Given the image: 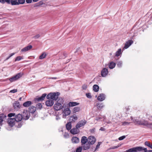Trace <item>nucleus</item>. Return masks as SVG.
Listing matches in <instances>:
<instances>
[{
  "instance_id": "39",
  "label": "nucleus",
  "mask_w": 152,
  "mask_h": 152,
  "mask_svg": "<svg viewBox=\"0 0 152 152\" xmlns=\"http://www.w3.org/2000/svg\"><path fill=\"white\" fill-rule=\"evenodd\" d=\"M122 65V62L121 61H118L117 63V66L118 67H121Z\"/></svg>"
},
{
  "instance_id": "8",
  "label": "nucleus",
  "mask_w": 152,
  "mask_h": 152,
  "mask_svg": "<svg viewBox=\"0 0 152 152\" xmlns=\"http://www.w3.org/2000/svg\"><path fill=\"white\" fill-rule=\"evenodd\" d=\"M23 119L25 120H28L30 116V113L29 111L27 110H24L23 112Z\"/></svg>"
},
{
  "instance_id": "10",
  "label": "nucleus",
  "mask_w": 152,
  "mask_h": 152,
  "mask_svg": "<svg viewBox=\"0 0 152 152\" xmlns=\"http://www.w3.org/2000/svg\"><path fill=\"white\" fill-rule=\"evenodd\" d=\"M86 121L85 120H82L79 121L76 124V127L78 129L80 127L84 126L86 123Z\"/></svg>"
},
{
  "instance_id": "29",
  "label": "nucleus",
  "mask_w": 152,
  "mask_h": 152,
  "mask_svg": "<svg viewBox=\"0 0 152 152\" xmlns=\"http://www.w3.org/2000/svg\"><path fill=\"white\" fill-rule=\"evenodd\" d=\"M10 4H11L12 5H18V0H9Z\"/></svg>"
},
{
  "instance_id": "19",
  "label": "nucleus",
  "mask_w": 152,
  "mask_h": 152,
  "mask_svg": "<svg viewBox=\"0 0 152 152\" xmlns=\"http://www.w3.org/2000/svg\"><path fill=\"white\" fill-rule=\"evenodd\" d=\"M32 48V46L31 45H28L24 48H23L21 50V51L23 52H25L27 51H28L31 49Z\"/></svg>"
},
{
  "instance_id": "18",
  "label": "nucleus",
  "mask_w": 152,
  "mask_h": 152,
  "mask_svg": "<svg viewBox=\"0 0 152 152\" xmlns=\"http://www.w3.org/2000/svg\"><path fill=\"white\" fill-rule=\"evenodd\" d=\"M105 99V95L103 94H100L98 96L97 99L99 101H102Z\"/></svg>"
},
{
  "instance_id": "44",
  "label": "nucleus",
  "mask_w": 152,
  "mask_h": 152,
  "mask_svg": "<svg viewBox=\"0 0 152 152\" xmlns=\"http://www.w3.org/2000/svg\"><path fill=\"white\" fill-rule=\"evenodd\" d=\"M82 151V148L81 147H79L77 148L76 152H81Z\"/></svg>"
},
{
  "instance_id": "17",
  "label": "nucleus",
  "mask_w": 152,
  "mask_h": 152,
  "mask_svg": "<svg viewBox=\"0 0 152 152\" xmlns=\"http://www.w3.org/2000/svg\"><path fill=\"white\" fill-rule=\"evenodd\" d=\"M6 117V115L4 114L0 115V125L2 124V122L5 119Z\"/></svg>"
},
{
  "instance_id": "7",
  "label": "nucleus",
  "mask_w": 152,
  "mask_h": 152,
  "mask_svg": "<svg viewBox=\"0 0 152 152\" xmlns=\"http://www.w3.org/2000/svg\"><path fill=\"white\" fill-rule=\"evenodd\" d=\"M71 111L69 108H65L62 110V117L63 118H66V116L69 115L71 113Z\"/></svg>"
},
{
  "instance_id": "26",
  "label": "nucleus",
  "mask_w": 152,
  "mask_h": 152,
  "mask_svg": "<svg viewBox=\"0 0 152 152\" xmlns=\"http://www.w3.org/2000/svg\"><path fill=\"white\" fill-rule=\"evenodd\" d=\"M31 104V102L30 101H27L23 104V106L25 107H28Z\"/></svg>"
},
{
  "instance_id": "3",
  "label": "nucleus",
  "mask_w": 152,
  "mask_h": 152,
  "mask_svg": "<svg viewBox=\"0 0 152 152\" xmlns=\"http://www.w3.org/2000/svg\"><path fill=\"white\" fill-rule=\"evenodd\" d=\"M64 102V100L62 98H59L57 101L54 104V109L56 110H59L62 109L63 107V104Z\"/></svg>"
},
{
  "instance_id": "40",
  "label": "nucleus",
  "mask_w": 152,
  "mask_h": 152,
  "mask_svg": "<svg viewBox=\"0 0 152 152\" xmlns=\"http://www.w3.org/2000/svg\"><path fill=\"white\" fill-rule=\"evenodd\" d=\"M130 123V122H128L126 121H125L122 123V125L124 126L129 125Z\"/></svg>"
},
{
  "instance_id": "52",
  "label": "nucleus",
  "mask_w": 152,
  "mask_h": 152,
  "mask_svg": "<svg viewBox=\"0 0 152 152\" xmlns=\"http://www.w3.org/2000/svg\"><path fill=\"white\" fill-rule=\"evenodd\" d=\"M32 0H26V2L27 3H31L32 2Z\"/></svg>"
},
{
  "instance_id": "24",
  "label": "nucleus",
  "mask_w": 152,
  "mask_h": 152,
  "mask_svg": "<svg viewBox=\"0 0 152 152\" xmlns=\"http://www.w3.org/2000/svg\"><path fill=\"white\" fill-rule=\"evenodd\" d=\"M72 141L73 143H77L79 142V139L77 137H73L72 139Z\"/></svg>"
},
{
  "instance_id": "16",
  "label": "nucleus",
  "mask_w": 152,
  "mask_h": 152,
  "mask_svg": "<svg viewBox=\"0 0 152 152\" xmlns=\"http://www.w3.org/2000/svg\"><path fill=\"white\" fill-rule=\"evenodd\" d=\"M79 104V103L72 102H69L67 104L69 107H71L78 105Z\"/></svg>"
},
{
  "instance_id": "38",
  "label": "nucleus",
  "mask_w": 152,
  "mask_h": 152,
  "mask_svg": "<svg viewBox=\"0 0 152 152\" xmlns=\"http://www.w3.org/2000/svg\"><path fill=\"white\" fill-rule=\"evenodd\" d=\"M25 0H18V5L23 4L25 2Z\"/></svg>"
},
{
  "instance_id": "61",
  "label": "nucleus",
  "mask_w": 152,
  "mask_h": 152,
  "mask_svg": "<svg viewBox=\"0 0 152 152\" xmlns=\"http://www.w3.org/2000/svg\"><path fill=\"white\" fill-rule=\"evenodd\" d=\"M126 109H127V110H129V108H126Z\"/></svg>"
},
{
  "instance_id": "60",
  "label": "nucleus",
  "mask_w": 152,
  "mask_h": 152,
  "mask_svg": "<svg viewBox=\"0 0 152 152\" xmlns=\"http://www.w3.org/2000/svg\"><path fill=\"white\" fill-rule=\"evenodd\" d=\"M118 147H119L118 146H116V147H115V148H117Z\"/></svg>"
},
{
  "instance_id": "23",
  "label": "nucleus",
  "mask_w": 152,
  "mask_h": 152,
  "mask_svg": "<svg viewBox=\"0 0 152 152\" xmlns=\"http://www.w3.org/2000/svg\"><path fill=\"white\" fill-rule=\"evenodd\" d=\"M116 65V64L113 61L110 62L108 64V66L110 69H113Z\"/></svg>"
},
{
  "instance_id": "45",
  "label": "nucleus",
  "mask_w": 152,
  "mask_h": 152,
  "mask_svg": "<svg viewBox=\"0 0 152 152\" xmlns=\"http://www.w3.org/2000/svg\"><path fill=\"white\" fill-rule=\"evenodd\" d=\"M125 137L126 136H123L120 137L118 138V140H122L123 139H124Z\"/></svg>"
},
{
  "instance_id": "42",
  "label": "nucleus",
  "mask_w": 152,
  "mask_h": 152,
  "mask_svg": "<svg viewBox=\"0 0 152 152\" xmlns=\"http://www.w3.org/2000/svg\"><path fill=\"white\" fill-rule=\"evenodd\" d=\"M64 136L65 138H68L69 137V135L68 133L65 132L64 135Z\"/></svg>"
},
{
  "instance_id": "13",
  "label": "nucleus",
  "mask_w": 152,
  "mask_h": 152,
  "mask_svg": "<svg viewBox=\"0 0 152 152\" xmlns=\"http://www.w3.org/2000/svg\"><path fill=\"white\" fill-rule=\"evenodd\" d=\"M48 99V100H47L45 102V104L48 107L52 106L54 104L53 101L50 99Z\"/></svg>"
},
{
  "instance_id": "14",
  "label": "nucleus",
  "mask_w": 152,
  "mask_h": 152,
  "mask_svg": "<svg viewBox=\"0 0 152 152\" xmlns=\"http://www.w3.org/2000/svg\"><path fill=\"white\" fill-rule=\"evenodd\" d=\"M106 117L105 116H99L96 117L95 120L97 121H105Z\"/></svg>"
},
{
  "instance_id": "57",
  "label": "nucleus",
  "mask_w": 152,
  "mask_h": 152,
  "mask_svg": "<svg viewBox=\"0 0 152 152\" xmlns=\"http://www.w3.org/2000/svg\"><path fill=\"white\" fill-rule=\"evenodd\" d=\"M95 129L94 128L92 129L90 131L91 132H94L95 131Z\"/></svg>"
},
{
  "instance_id": "54",
  "label": "nucleus",
  "mask_w": 152,
  "mask_h": 152,
  "mask_svg": "<svg viewBox=\"0 0 152 152\" xmlns=\"http://www.w3.org/2000/svg\"><path fill=\"white\" fill-rule=\"evenodd\" d=\"M15 53H11V54H10V56H10V57H12V56L13 55H14L15 54Z\"/></svg>"
},
{
  "instance_id": "5",
  "label": "nucleus",
  "mask_w": 152,
  "mask_h": 152,
  "mask_svg": "<svg viewBox=\"0 0 152 152\" xmlns=\"http://www.w3.org/2000/svg\"><path fill=\"white\" fill-rule=\"evenodd\" d=\"M23 73L22 72H20L16 74L12 77L9 79L10 82L11 83L15 81L18 80L23 75Z\"/></svg>"
},
{
  "instance_id": "49",
  "label": "nucleus",
  "mask_w": 152,
  "mask_h": 152,
  "mask_svg": "<svg viewBox=\"0 0 152 152\" xmlns=\"http://www.w3.org/2000/svg\"><path fill=\"white\" fill-rule=\"evenodd\" d=\"M86 97L88 98H91V94L89 93L86 94Z\"/></svg>"
},
{
  "instance_id": "48",
  "label": "nucleus",
  "mask_w": 152,
  "mask_h": 152,
  "mask_svg": "<svg viewBox=\"0 0 152 152\" xmlns=\"http://www.w3.org/2000/svg\"><path fill=\"white\" fill-rule=\"evenodd\" d=\"M15 114L14 113H10L8 115V116L9 117H11L13 116H14Z\"/></svg>"
},
{
  "instance_id": "55",
  "label": "nucleus",
  "mask_w": 152,
  "mask_h": 152,
  "mask_svg": "<svg viewBox=\"0 0 152 152\" xmlns=\"http://www.w3.org/2000/svg\"><path fill=\"white\" fill-rule=\"evenodd\" d=\"M49 79H56L57 78L56 77H50L48 78Z\"/></svg>"
},
{
  "instance_id": "1",
  "label": "nucleus",
  "mask_w": 152,
  "mask_h": 152,
  "mask_svg": "<svg viewBox=\"0 0 152 152\" xmlns=\"http://www.w3.org/2000/svg\"><path fill=\"white\" fill-rule=\"evenodd\" d=\"M96 141L95 137L93 136H90L88 138V142L83 146V149L84 150L88 149L90 147V145L94 144Z\"/></svg>"
},
{
  "instance_id": "22",
  "label": "nucleus",
  "mask_w": 152,
  "mask_h": 152,
  "mask_svg": "<svg viewBox=\"0 0 152 152\" xmlns=\"http://www.w3.org/2000/svg\"><path fill=\"white\" fill-rule=\"evenodd\" d=\"M80 110V108L78 107H75L73 108L72 111L73 113H75L77 112H79Z\"/></svg>"
},
{
  "instance_id": "33",
  "label": "nucleus",
  "mask_w": 152,
  "mask_h": 152,
  "mask_svg": "<svg viewBox=\"0 0 152 152\" xmlns=\"http://www.w3.org/2000/svg\"><path fill=\"white\" fill-rule=\"evenodd\" d=\"M0 2L3 4H4L5 3L8 4H10V1L9 0H0Z\"/></svg>"
},
{
  "instance_id": "59",
  "label": "nucleus",
  "mask_w": 152,
  "mask_h": 152,
  "mask_svg": "<svg viewBox=\"0 0 152 152\" xmlns=\"http://www.w3.org/2000/svg\"><path fill=\"white\" fill-rule=\"evenodd\" d=\"M21 99H22V98H21V97H20V98H19V100H21Z\"/></svg>"
},
{
  "instance_id": "51",
  "label": "nucleus",
  "mask_w": 152,
  "mask_h": 152,
  "mask_svg": "<svg viewBox=\"0 0 152 152\" xmlns=\"http://www.w3.org/2000/svg\"><path fill=\"white\" fill-rule=\"evenodd\" d=\"M61 119V117L58 115L56 116V120L58 121L60 120Z\"/></svg>"
},
{
  "instance_id": "36",
  "label": "nucleus",
  "mask_w": 152,
  "mask_h": 152,
  "mask_svg": "<svg viewBox=\"0 0 152 152\" xmlns=\"http://www.w3.org/2000/svg\"><path fill=\"white\" fill-rule=\"evenodd\" d=\"M23 59V56H19L17 57L15 59V61H20Z\"/></svg>"
},
{
  "instance_id": "35",
  "label": "nucleus",
  "mask_w": 152,
  "mask_h": 152,
  "mask_svg": "<svg viewBox=\"0 0 152 152\" xmlns=\"http://www.w3.org/2000/svg\"><path fill=\"white\" fill-rule=\"evenodd\" d=\"M97 108L99 109H101L103 108L104 105L102 104H96Z\"/></svg>"
},
{
  "instance_id": "21",
  "label": "nucleus",
  "mask_w": 152,
  "mask_h": 152,
  "mask_svg": "<svg viewBox=\"0 0 152 152\" xmlns=\"http://www.w3.org/2000/svg\"><path fill=\"white\" fill-rule=\"evenodd\" d=\"M13 107L15 110H18L20 108V103L18 101H15L13 104Z\"/></svg>"
},
{
  "instance_id": "30",
  "label": "nucleus",
  "mask_w": 152,
  "mask_h": 152,
  "mask_svg": "<svg viewBox=\"0 0 152 152\" xmlns=\"http://www.w3.org/2000/svg\"><path fill=\"white\" fill-rule=\"evenodd\" d=\"M70 119L72 121L75 122L77 119V117L75 115H74L70 117Z\"/></svg>"
},
{
  "instance_id": "6",
  "label": "nucleus",
  "mask_w": 152,
  "mask_h": 152,
  "mask_svg": "<svg viewBox=\"0 0 152 152\" xmlns=\"http://www.w3.org/2000/svg\"><path fill=\"white\" fill-rule=\"evenodd\" d=\"M15 119V121L16 122V124H18V125L17 126V127L18 128L20 127L22 125L20 123H19L18 122L20 121L23 119V116L21 114H18L16 115L15 116V118H14Z\"/></svg>"
},
{
  "instance_id": "46",
  "label": "nucleus",
  "mask_w": 152,
  "mask_h": 152,
  "mask_svg": "<svg viewBox=\"0 0 152 152\" xmlns=\"http://www.w3.org/2000/svg\"><path fill=\"white\" fill-rule=\"evenodd\" d=\"M101 142H99L97 145H96V149L95 150H96L99 147L100 145Z\"/></svg>"
},
{
  "instance_id": "2",
  "label": "nucleus",
  "mask_w": 152,
  "mask_h": 152,
  "mask_svg": "<svg viewBox=\"0 0 152 152\" xmlns=\"http://www.w3.org/2000/svg\"><path fill=\"white\" fill-rule=\"evenodd\" d=\"M131 119L133 120V123L136 124L143 125L146 126L148 127L152 128V124L148 123V121L145 120H141L139 121L137 119H133L132 117H131Z\"/></svg>"
},
{
  "instance_id": "43",
  "label": "nucleus",
  "mask_w": 152,
  "mask_h": 152,
  "mask_svg": "<svg viewBox=\"0 0 152 152\" xmlns=\"http://www.w3.org/2000/svg\"><path fill=\"white\" fill-rule=\"evenodd\" d=\"M87 87V85L86 84H84L82 86V88L83 89V90H86Z\"/></svg>"
},
{
  "instance_id": "56",
  "label": "nucleus",
  "mask_w": 152,
  "mask_h": 152,
  "mask_svg": "<svg viewBox=\"0 0 152 152\" xmlns=\"http://www.w3.org/2000/svg\"><path fill=\"white\" fill-rule=\"evenodd\" d=\"M87 50L89 52H91L92 51V49L91 48H88Z\"/></svg>"
},
{
  "instance_id": "4",
  "label": "nucleus",
  "mask_w": 152,
  "mask_h": 152,
  "mask_svg": "<svg viewBox=\"0 0 152 152\" xmlns=\"http://www.w3.org/2000/svg\"><path fill=\"white\" fill-rule=\"evenodd\" d=\"M59 95L58 92L50 93L47 96V99H50L53 100H56L58 98V96Z\"/></svg>"
},
{
  "instance_id": "27",
  "label": "nucleus",
  "mask_w": 152,
  "mask_h": 152,
  "mask_svg": "<svg viewBox=\"0 0 152 152\" xmlns=\"http://www.w3.org/2000/svg\"><path fill=\"white\" fill-rule=\"evenodd\" d=\"M29 112L33 113L35 112L36 110V108L33 106H31L29 108Z\"/></svg>"
},
{
  "instance_id": "32",
  "label": "nucleus",
  "mask_w": 152,
  "mask_h": 152,
  "mask_svg": "<svg viewBox=\"0 0 152 152\" xmlns=\"http://www.w3.org/2000/svg\"><path fill=\"white\" fill-rule=\"evenodd\" d=\"M66 127L67 130H70L72 127V125L71 122L68 123L66 125Z\"/></svg>"
},
{
  "instance_id": "53",
  "label": "nucleus",
  "mask_w": 152,
  "mask_h": 152,
  "mask_svg": "<svg viewBox=\"0 0 152 152\" xmlns=\"http://www.w3.org/2000/svg\"><path fill=\"white\" fill-rule=\"evenodd\" d=\"M105 129L103 127H101L99 129V130L101 131H105Z\"/></svg>"
},
{
  "instance_id": "41",
  "label": "nucleus",
  "mask_w": 152,
  "mask_h": 152,
  "mask_svg": "<svg viewBox=\"0 0 152 152\" xmlns=\"http://www.w3.org/2000/svg\"><path fill=\"white\" fill-rule=\"evenodd\" d=\"M36 107L37 108L41 109L42 108V106L41 103H38L36 105Z\"/></svg>"
},
{
  "instance_id": "62",
  "label": "nucleus",
  "mask_w": 152,
  "mask_h": 152,
  "mask_svg": "<svg viewBox=\"0 0 152 152\" xmlns=\"http://www.w3.org/2000/svg\"><path fill=\"white\" fill-rule=\"evenodd\" d=\"M107 123L109 124V122H107Z\"/></svg>"
},
{
  "instance_id": "31",
  "label": "nucleus",
  "mask_w": 152,
  "mask_h": 152,
  "mask_svg": "<svg viewBox=\"0 0 152 152\" xmlns=\"http://www.w3.org/2000/svg\"><path fill=\"white\" fill-rule=\"evenodd\" d=\"M99 87L97 85H94L93 86V89L94 91L97 92L99 90Z\"/></svg>"
},
{
  "instance_id": "47",
  "label": "nucleus",
  "mask_w": 152,
  "mask_h": 152,
  "mask_svg": "<svg viewBox=\"0 0 152 152\" xmlns=\"http://www.w3.org/2000/svg\"><path fill=\"white\" fill-rule=\"evenodd\" d=\"M17 91V89H14L11 90L10 92L11 93H15Z\"/></svg>"
},
{
  "instance_id": "58",
  "label": "nucleus",
  "mask_w": 152,
  "mask_h": 152,
  "mask_svg": "<svg viewBox=\"0 0 152 152\" xmlns=\"http://www.w3.org/2000/svg\"><path fill=\"white\" fill-rule=\"evenodd\" d=\"M10 56H9V57H7L6 59V60H8L10 58Z\"/></svg>"
},
{
  "instance_id": "9",
  "label": "nucleus",
  "mask_w": 152,
  "mask_h": 152,
  "mask_svg": "<svg viewBox=\"0 0 152 152\" xmlns=\"http://www.w3.org/2000/svg\"><path fill=\"white\" fill-rule=\"evenodd\" d=\"M16 121L14 118H8L7 121V122L10 126L11 127L13 126L15 124H16L17 126V124L15 123Z\"/></svg>"
},
{
  "instance_id": "34",
  "label": "nucleus",
  "mask_w": 152,
  "mask_h": 152,
  "mask_svg": "<svg viewBox=\"0 0 152 152\" xmlns=\"http://www.w3.org/2000/svg\"><path fill=\"white\" fill-rule=\"evenodd\" d=\"M145 145L152 149V144H151L149 142L146 141L145 142Z\"/></svg>"
},
{
  "instance_id": "37",
  "label": "nucleus",
  "mask_w": 152,
  "mask_h": 152,
  "mask_svg": "<svg viewBox=\"0 0 152 152\" xmlns=\"http://www.w3.org/2000/svg\"><path fill=\"white\" fill-rule=\"evenodd\" d=\"M46 56V54L45 53H42L39 57V58L40 59H42L45 58Z\"/></svg>"
},
{
  "instance_id": "12",
  "label": "nucleus",
  "mask_w": 152,
  "mask_h": 152,
  "mask_svg": "<svg viewBox=\"0 0 152 152\" xmlns=\"http://www.w3.org/2000/svg\"><path fill=\"white\" fill-rule=\"evenodd\" d=\"M108 69L106 68H104L101 72V75L103 77H105L108 74Z\"/></svg>"
},
{
  "instance_id": "15",
  "label": "nucleus",
  "mask_w": 152,
  "mask_h": 152,
  "mask_svg": "<svg viewBox=\"0 0 152 152\" xmlns=\"http://www.w3.org/2000/svg\"><path fill=\"white\" fill-rule=\"evenodd\" d=\"M87 142H88V138L87 139V137L85 136L82 137L81 139V142L83 146L87 143Z\"/></svg>"
},
{
  "instance_id": "28",
  "label": "nucleus",
  "mask_w": 152,
  "mask_h": 152,
  "mask_svg": "<svg viewBox=\"0 0 152 152\" xmlns=\"http://www.w3.org/2000/svg\"><path fill=\"white\" fill-rule=\"evenodd\" d=\"M121 50V48H119L118 49V50L115 53V56L118 57L121 55L122 53Z\"/></svg>"
},
{
  "instance_id": "11",
  "label": "nucleus",
  "mask_w": 152,
  "mask_h": 152,
  "mask_svg": "<svg viewBox=\"0 0 152 152\" xmlns=\"http://www.w3.org/2000/svg\"><path fill=\"white\" fill-rule=\"evenodd\" d=\"M133 41L132 40H129L126 42L124 47L123 49V50L128 48L131 45L133 44Z\"/></svg>"
},
{
  "instance_id": "25",
  "label": "nucleus",
  "mask_w": 152,
  "mask_h": 152,
  "mask_svg": "<svg viewBox=\"0 0 152 152\" xmlns=\"http://www.w3.org/2000/svg\"><path fill=\"white\" fill-rule=\"evenodd\" d=\"M77 129L76 128H73L71 129L70 130V132L71 133L73 134H77L79 131L77 129Z\"/></svg>"
},
{
  "instance_id": "50",
  "label": "nucleus",
  "mask_w": 152,
  "mask_h": 152,
  "mask_svg": "<svg viewBox=\"0 0 152 152\" xmlns=\"http://www.w3.org/2000/svg\"><path fill=\"white\" fill-rule=\"evenodd\" d=\"M40 36L39 34H37L34 36L33 37L35 39H37L39 38Z\"/></svg>"
},
{
  "instance_id": "20",
  "label": "nucleus",
  "mask_w": 152,
  "mask_h": 152,
  "mask_svg": "<svg viewBox=\"0 0 152 152\" xmlns=\"http://www.w3.org/2000/svg\"><path fill=\"white\" fill-rule=\"evenodd\" d=\"M47 95V94H42V96L39 97H38V98H37L35 99V100L37 101H42L43 100L45 97Z\"/></svg>"
}]
</instances>
